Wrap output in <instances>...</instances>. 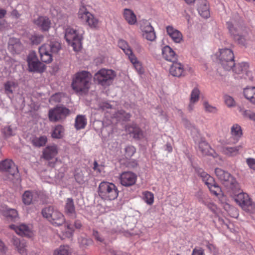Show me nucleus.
Wrapping results in <instances>:
<instances>
[{
    "label": "nucleus",
    "mask_w": 255,
    "mask_h": 255,
    "mask_svg": "<svg viewBox=\"0 0 255 255\" xmlns=\"http://www.w3.org/2000/svg\"><path fill=\"white\" fill-rule=\"evenodd\" d=\"M2 132L6 136H10L12 135V130L10 126L4 127L2 129Z\"/></svg>",
    "instance_id": "56"
},
{
    "label": "nucleus",
    "mask_w": 255,
    "mask_h": 255,
    "mask_svg": "<svg viewBox=\"0 0 255 255\" xmlns=\"http://www.w3.org/2000/svg\"><path fill=\"white\" fill-rule=\"evenodd\" d=\"M87 124V119L84 116L78 115L75 121V127L77 130L85 128Z\"/></svg>",
    "instance_id": "41"
},
{
    "label": "nucleus",
    "mask_w": 255,
    "mask_h": 255,
    "mask_svg": "<svg viewBox=\"0 0 255 255\" xmlns=\"http://www.w3.org/2000/svg\"><path fill=\"white\" fill-rule=\"evenodd\" d=\"M198 10L199 14L203 17L207 18L210 16L209 5L206 0H200Z\"/></svg>",
    "instance_id": "32"
},
{
    "label": "nucleus",
    "mask_w": 255,
    "mask_h": 255,
    "mask_svg": "<svg viewBox=\"0 0 255 255\" xmlns=\"http://www.w3.org/2000/svg\"><path fill=\"white\" fill-rule=\"evenodd\" d=\"M123 15L124 18L129 24L134 25L136 23V16L132 10L128 8L124 9Z\"/></svg>",
    "instance_id": "31"
},
{
    "label": "nucleus",
    "mask_w": 255,
    "mask_h": 255,
    "mask_svg": "<svg viewBox=\"0 0 255 255\" xmlns=\"http://www.w3.org/2000/svg\"><path fill=\"white\" fill-rule=\"evenodd\" d=\"M234 68H232L233 72L235 74V78H242L244 76V74L248 75L249 71L248 69L249 65L246 62H242L237 64H235Z\"/></svg>",
    "instance_id": "21"
},
{
    "label": "nucleus",
    "mask_w": 255,
    "mask_h": 255,
    "mask_svg": "<svg viewBox=\"0 0 255 255\" xmlns=\"http://www.w3.org/2000/svg\"><path fill=\"white\" fill-rule=\"evenodd\" d=\"M64 134V128L61 125L56 126L53 129L51 136L54 138H60Z\"/></svg>",
    "instance_id": "45"
},
{
    "label": "nucleus",
    "mask_w": 255,
    "mask_h": 255,
    "mask_svg": "<svg viewBox=\"0 0 255 255\" xmlns=\"http://www.w3.org/2000/svg\"><path fill=\"white\" fill-rule=\"evenodd\" d=\"M33 22L43 31H47L51 24L49 18L44 16H38L34 20Z\"/></svg>",
    "instance_id": "25"
},
{
    "label": "nucleus",
    "mask_w": 255,
    "mask_h": 255,
    "mask_svg": "<svg viewBox=\"0 0 255 255\" xmlns=\"http://www.w3.org/2000/svg\"><path fill=\"white\" fill-rule=\"evenodd\" d=\"M92 75L87 71H81L74 75L71 87L73 90L80 95L86 94L90 87Z\"/></svg>",
    "instance_id": "1"
},
{
    "label": "nucleus",
    "mask_w": 255,
    "mask_h": 255,
    "mask_svg": "<svg viewBox=\"0 0 255 255\" xmlns=\"http://www.w3.org/2000/svg\"><path fill=\"white\" fill-rule=\"evenodd\" d=\"M239 111L244 118H248V115H249L250 110H245L243 108H240Z\"/></svg>",
    "instance_id": "60"
},
{
    "label": "nucleus",
    "mask_w": 255,
    "mask_h": 255,
    "mask_svg": "<svg viewBox=\"0 0 255 255\" xmlns=\"http://www.w3.org/2000/svg\"><path fill=\"white\" fill-rule=\"evenodd\" d=\"M200 91L197 88H194L191 93L190 101L191 102H197L199 99Z\"/></svg>",
    "instance_id": "50"
},
{
    "label": "nucleus",
    "mask_w": 255,
    "mask_h": 255,
    "mask_svg": "<svg viewBox=\"0 0 255 255\" xmlns=\"http://www.w3.org/2000/svg\"><path fill=\"white\" fill-rule=\"evenodd\" d=\"M224 100L225 104L228 107L232 108L236 106V102L234 99L231 96L228 95H225L224 96Z\"/></svg>",
    "instance_id": "46"
},
{
    "label": "nucleus",
    "mask_w": 255,
    "mask_h": 255,
    "mask_svg": "<svg viewBox=\"0 0 255 255\" xmlns=\"http://www.w3.org/2000/svg\"><path fill=\"white\" fill-rule=\"evenodd\" d=\"M2 214L4 216L9 218L12 220L15 219L18 217L17 211L14 209L6 208L2 211Z\"/></svg>",
    "instance_id": "44"
},
{
    "label": "nucleus",
    "mask_w": 255,
    "mask_h": 255,
    "mask_svg": "<svg viewBox=\"0 0 255 255\" xmlns=\"http://www.w3.org/2000/svg\"><path fill=\"white\" fill-rule=\"evenodd\" d=\"M84 31L81 28L77 29L68 27L65 30V38L75 51H79L82 47V40Z\"/></svg>",
    "instance_id": "3"
},
{
    "label": "nucleus",
    "mask_w": 255,
    "mask_h": 255,
    "mask_svg": "<svg viewBox=\"0 0 255 255\" xmlns=\"http://www.w3.org/2000/svg\"><path fill=\"white\" fill-rule=\"evenodd\" d=\"M116 76V72L111 69H102L95 75V79L102 86H109L111 84Z\"/></svg>",
    "instance_id": "10"
},
{
    "label": "nucleus",
    "mask_w": 255,
    "mask_h": 255,
    "mask_svg": "<svg viewBox=\"0 0 255 255\" xmlns=\"http://www.w3.org/2000/svg\"><path fill=\"white\" fill-rule=\"evenodd\" d=\"M0 170L8 172L13 176L18 173L17 167L12 160L10 159H5L0 162Z\"/></svg>",
    "instance_id": "17"
},
{
    "label": "nucleus",
    "mask_w": 255,
    "mask_h": 255,
    "mask_svg": "<svg viewBox=\"0 0 255 255\" xmlns=\"http://www.w3.org/2000/svg\"><path fill=\"white\" fill-rule=\"evenodd\" d=\"M246 163L249 167L255 171V159L254 158H248L246 159Z\"/></svg>",
    "instance_id": "54"
},
{
    "label": "nucleus",
    "mask_w": 255,
    "mask_h": 255,
    "mask_svg": "<svg viewBox=\"0 0 255 255\" xmlns=\"http://www.w3.org/2000/svg\"><path fill=\"white\" fill-rule=\"evenodd\" d=\"M192 255H204V250L201 248L194 249L193 250Z\"/></svg>",
    "instance_id": "58"
},
{
    "label": "nucleus",
    "mask_w": 255,
    "mask_h": 255,
    "mask_svg": "<svg viewBox=\"0 0 255 255\" xmlns=\"http://www.w3.org/2000/svg\"><path fill=\"white\" fill-rule=\"evenodd\" d=\"M219 60L221 65L226 70H231L235 65L234 54L230 49H220Z\"/></svg>",
    "instance_id": "8"
},
{
    "label": "nucleus",
    "mask_w": 255,
    "mask_h": 255,
    "mask_svg": "<svg viewBox=\"0 0 255 255\" xmlns=\"http://www.w3.org/2000/svg\"><path fill=\"white\" fill-rule=\"evenodd\" d=\"M103 167L102 166L99 165L97 161H95L94 163V167L93 169L94 170L97 171L98 172L101 173L102 170L103 169Z\"/></svg>",
    "instance_id": "63"
},
{
    "label": "nucleus",
    "mask_w": 255,
    "mask_h": 255,
    "mask_svg": "<svg viewBox=\"0 0 255 255\" xmlns=\"http://www.w3.org/2000/svg\"><path fill=\"white\" fill-rule=\"evenodd\" d=\"M197 173L202 178L205 184L208 186L212 194L217 196L221 193V188L218 184L216 183L213 177H211L202 169H198L197 171Z\"/></svg>",
    "instance_id": "7"
},
{
    "label": "nucleus",
    "mask_w": 255,
    "mask_h": 255,
    "mask_svg": "<svg viewBox=\"0 0 255 255\" xmlns=\"http://www.w3.org/2000/svg\"><path fill=\"white\" fill-rule=\"evenodd\" d=\"M61 99V93H56L53 95L50 98L49 101L50 102H60Z\"/></svg>",
    "instance_id": "55"
},
{
    "label": "nucleus",
    "mask_w": 255,
    "mask_h": 255,
    "mask_svg": "<svg viewBox=\"0 0 255 255\" xmlns=\"http://www.w3.org/2000/svg\"><path fill=\"white\" fill-rule=\"evenodd\" d=\"M111 117L112 118H115L117 121H128L130 118V115L129 113H126L123 110H120L113 114Z\"/></svg>",
    "instance_id": "40"
},
{
    "label": "nucleus",
    "mask_w": 255,
    "mask_h": 255,
    "mask_svg": "<svg viewBox=\"0 0 255 255\" xmlns=\"http://www.w3.org/2000/svg\"><path fill=\"white\" fill-rule=\"evenodd\" d=\"M58 152V149L56 145H48L43 151V157L45 159L49 160L55 157Z\"/></svg>",
    "instance_id": "28"
},
{
    "label": "nucleus",
    "mask_w": 255,
    "mask_h": 255,
    "mask_svg": "<svg viewBox=\"0 0 255 255\" xmlns=\"http://www.w3.org/2000/svg\"><path fill=\"white\" fill-rule=\"evenodd\" d=\"M23 46L19 39L10 38L8 42V49L12 54L19 53L22 49Z\"/></svg>",
    "instance_id": "23"
},
{
    "label": "nucleus",
    "mask_w": 255,
    "mask_h": 255,
    "mask_svg": "<svg viewBox=\"0 0 255 255\" xmlns=\"http://www.w3.org/2000/svg\"><path fill=\"white\" fill-rule=\"evenodd\" d=\"M60 43L56 41L45 43L39 48V52L41 61L44 63H50L52 61L53 55L57 54L61 49Z\"/></svg>",
    "instance_id": "2"
},
{
    "label": "nucleus",
    "mask_w": 255,
    "mask_h": 255,
    "mask_svg": "<svg viewBox=\"0 0 255 255\" xmlns=\"http://www.w3.org/2000/svg\"><path fill=\"white\" fill-rule=\"evenodd\" d=\"M199 201L201 202L202 203L205 204L207 206V207L211 210L212 211L214 212L215 211V209L216 208V206L213 204V203H208L206 204L204 201L202 199H199Z\"/></svg>",
    "instance_id": "57"
},
{
    "label": "nucleus",
    "mask_w": 255,
    "mask_h": 255,
    "mask_svg": "<svg viewBox=\"0 0 255 255\" xmlns=\"http://www.w3.org/2000/svg\"><path fill=\"white\" fill-rule=\"evenodd\" d=\"M43 39V36L42 35L34 34L32 35L29 38L31 43L33 44H39Z\"/></svg>",
    "instance_id": "51"
},
{
    "label": "nucleus",
    "mask_w": 255,
    "mask_h": 255,
    "mask_svg": "<svg viewBox=\"0 0 255 255\" xmlns=\"http://www.w3.org/2000/svg\"><path fill=\"white\" fill-rule=\"evenodd\" d=\"M110 255H129L127 253H124L122 251H112L110 252Z\"/></svg>",
    "instance_id": "64"
},
{
    "label": "nucleus",
    "mask_w": 255,
    "mask_h": 255,
    "mask_svg": "<svg viewBox=\"0 0 255 255\" xmlns=\"http://www.w3.org/2000/svg\"><path fill=\"white\" fill-rule=\"evenodd\" d=\"M172 62V64L169 69L170 74L174 77L178 78L185 76L186 72L184 65L176 61Z\"/></svg>",
    "instance_id": "19"
},
{
    "label": "nucleus",
    "mask_w": 255,
    "mask_h": 255,
    "mask_svg": "<svg viewBox=\"0 0 255 255\" xmlns=\"http://www.w3.org/2000/svg\"><path fill=\"white\" fill-rule=\"evenodd\" d=\"M215 173L218 179L228 190L235 191L240 189L239 184L229 172L220 168H216Z\"/></svg>",
    "instance_id": "5"
},
{
    "label": "nucleus",
    "mask_w": 255,
    "mask_h": 255,
    "mask_svg": "<svg viewBox=\"0 0 255 255\" xmlns=\"http://www.w3.org/2000/svg\"><path fill=\"white\" fill-rule=\"evenodd\" d=\"M143 199L148 205H151L154 201L153 194L149 191H145L143 193Z\"/></svg>",
    "instance_id": "48"
},
{
    "label": "nucleus",
    "mask_w": 255,
    "mask_h": 255,
    "mask_svg": "<svg viewBox=\"0 0 255 255\" xmlns=\"http://www.w3.org/2000/svg\"><path fill=\"white\" fill-rule=\"evenodd\" d=\"M69 110L63 107H57L49 110L48 117L51 122H57L65 118L69 114Z\"/></svg>",
    "instance_id": "14"
},
{
    "label": "nucleus",
    "mask_w": 255,
    "mask_h": 255,
    "mask_svg": "<svg viewBox=\"0 0 255 255\" xmlns=\"http://www.w3.org/2000/svg\"><path fill=\"white\" fill-rule=\"evenodd\" d=\"M182 124L186 128H188L189 129L192 130L195 128L194 125L192 124L187 119H183L182 120Z\"/></svg>",
    "instance_id": "53"
},
{
    "label": "nucleus",
    "mask_w": 255,
    "mask_h": 255,
    "mask_svg": "<svg viewBox=\"0 0 255 255\" xmlns=\"http://www.w3.org/2000/svg\"><path fill=\"white\" fill-rule=\"evenodd\" d=\"M42 214L52 225L56 226L62 225L65 221L63 215L51 206L44 208L42 210Z\"/></svg>",
    "instance_id": "6"
},
{
    "label": "nucleus",
    "mask_w": 255,
    "mask_h": 255,
    "mask_svg": "<svg viewBox=\"0 0 255 255\" xmlns=\"http://www.w3.org/2000/svg\"><path fill=\"white\" fill-rule=\"evenodd\" d=\"M10 229L15 231V233L21 236L31 237L32 236L33 233L30 228L25 225L20 224L19 225H11L9 226Z\"/></svg>",
    "instance_id": "20"
},
{
    "label": "nucleus",
    "mask_w": 255,
    "mask_h": 255,
    "mask_svg": "<svg viewBox=\"0 0 255 255\" xmlns=\"http://www.w3.org/2000/svg\"><path fill=\"white\" fill-rule=\"evenodd\" d=\"M78 241L80 246L82 248H86L92 243V241L86 237H80Z\"/></svg>",
    "instance_id": "47"
},
{
    "label": "nucleus",
    "mask_w": 255,
    "mask_h": 255,
    "mask_svg": "<svg viewBox=\"0 0 255 255\" xmlns=\"http://www.w3.org/2000/svg\"><path fill=\"white\" fill-rule=\"evenodd\" d=\"M140 29L143 32V36L148 40L153 41L156 38L155 33L153 27L147 21L142 22Z\"/></svg>",
    "instance_id": "18"
},
{
    "label": "nucleus",
    "mask_w": 255,
    "mask_h": 255,
    "mask_svg": "<svg viewBox=\"0 0 255 255\" xmlns=\"http://www.w3.org/2000/svg\"><path fill=\"white\" fill-rule=\"evenodd\" d=\"M78 17L79 19L87 24L90 28L96 29L98 27V19L90 13L85 6H82L80 7L78 13Z\"/></svg>",
    "instance_id": "9"
},
{
    "label": "nucleus",
    "mask_w": 255,
    "mask_h": 255,
    "mask_svg": "<svg viewBox=\"0 0 255 255\" xmlns=\"http://www.w3.org/2000/svg\"><path fill=\"white\" fill-rule=\"evenodd\" d=\"M137 178L135 173L130 171H125L120 175V183L124 186L129 187L135 184Z\"/></svg>",
    "instance_id": "16"
},
{
    "label": "nucleus",
    "mask_w": 255,
    "mask_h": 255,
    "mask_svg": "<svg viewBox=\"0 0 255 255\" xmlns=\"http://www.w3.org/2000/svg\"><path fill=\"white\" fill-rule=\"evenodd\" d=\"M199 150L203 155L210 154V150L211 149L208 143L203 138H201L198 143Z\"/></svg>",
    "instance_id": "38"
},
{
    "label": "nucleus",
    "mask_w": 255,
    "mask_h": 255,
    "mask_svg": "<svg viewBox=\"0 0 255 255\" xmlns=\"http://www.w3.org/2000/svg\"><path fill=\"white\" fill-rule=\"evenodd\" d=\"M12 244L20 255H27V243L25 240H20L17 238L14 237L12 238Z\"/></svg>",
    "instance_id": "26"
},
{
    "label": "nucleus",
    "mask_w": 255,
    "mask_h": 255,
    "mask_svg": "<svg viewBox=\"0 0 255 255\" xmlns=\"http://www.w3.org/2000/svg\"><path fill=\"white\" fill-rule=\"evenodd\" d=\"M118 46L122 49L126 55L128 56V58L134 54L131 47L125 40L120 39L118 41Z\"/></svg>",
    "instance_id": "36"
},
{
    "label": "nucleus",
    "mask_w": 255,
    "mask_h": 255,
    "mask_svg": "<svg viewBox=\"0 0 255 255\" xmlns=\"http://www.w3.org/2000/svg\"><path fill=\"white\" fill-rule=\"evenodd\" d=\"M65 212L71 218L76 217L75 206L72 198H68L66 200L65 205Z\"/></svg>",
    "instance_id": "33"
},
{
    "label": "nucleus",
    "mask_w": 255,
    "mask_h": 255,
    "mask_svg": "<svg viewBox=\"0 0 255 255\" xmlns=\"http://www.w3.org/2000/svg\"><path fill=\"white\" fill-rule=\"evenodd\" d=\"M93 236L94 237V238H95V239L97 241L102 242L104 241L103 238L102 237H101L100 235L97 231H93Z\"/></svg>",
    "instance_id": "59"
},
{
    "label": "nucleus",
    "mask_w": 255,
    "mask_h": 255,
    "mask_svg": "<svg viewBox=\"0 0 255 255\" xmlns=\"http://www.w3.org/2000/svg\"><path fill=\"white\" fill-rule=\"evenodd\" d=\"M17 84L14 82L8 81L4 84V88L5 94L7 95L13 94V90L17 87Z\"/></svg>",
    "instance_id": "43"
},
{
    "label": "nucleus",
    "mask_w": 255,
    "mask_h": 255,
    "mask_svg": "<svg viewBox=\"0 0 255 255\" xmlns=\"http://www.w3.org/2000/svg\"><path fill=\"white\" fill-rule=\"evenodd\" d=\"M98 192L99 196L103 200L112 201L117 198L119 191L114 183L103 181L99 185Z\"/></svg>",
    "instance_id": "4"
},
{
    "label": "nucleus",
    "mask_w": 255,
    "mask_h": 255,
    "mask_svg": "<svg viewBox=\"0 0 255 255\" xmlns=\"http://www.w3.org/2000/svg\"><path fill=\"white\" fill-rule=\"evenodd\" d=\"M137 165V162L135 160H132L128 163V168H134L136 167Z\"/></svg>",
    "instance_id": "61"
},
{
    "label": "nucleus",
    "mask_w": 255,
    "mask_h": 255,
    "mask_svg": "<svg viewBox=\"0 0 255 255\" xmlns=\"http://www.w3.org/2000/svg\"><path fill=\"white\" fill-rule=\"evenodd\" d=\"M167 34L175 43H179L183 40L181 32L172 25L167 26L166 27Z\"/></svg>",
    "instance_id": "22"
},
{
    "label": "nucleus",
    "mask_w": 255,
    "mask_h": 255,
    "mask_svg": "<svg viewBox=\"0 0 255 255\" xmlns=\"http://www.w3.org/2000/svg\"><path fill=\"white\" fill-rule=\"evenodd\" d=\"M47 138L45 135L34 136L31 138V143L36 147H40L45 145Z\"/></svg>",
    "instance_id": "35"
},
{
    "label": "nucleus",
    "mask_w": 255,
    "mask_h": 255,
    "mask_svg": "<svg viewBox=\"0 0 255 255\" xmlns=\"http://www.w3.org/2000/svg\"><path fill=\"white\" fill-rule=\"evenodd\" d=\"M235 200L246 212L253 213L255 211V204L247 193L244 192L239 193L235 196Z\"/></svg>",
    "instance_id": "12"
},
{
    "label": "nucleus",
    "mask_w": 255,
    "mask_h": 255,
    "mask_svg": "<svg viewBox=\"0 0 255 255\" xmlns=\"http://www.w3.org/2000/svg\"><path fill=\"white\" fill-rule=\"evenodd\" d=\"M231 136L227 139L226 144H234L237 143L243 135L241 126L238 124H234L231 128Z\"/></svg>",
    "instance_id": "15"
},
{
    "label": "nucleus",
    "mask_w": 255,
    "mask_h": 255,
    "mask_svg": "<svg viewBox=\"0 0 255 255\" xmlns=\"http://www.w3.org/2000/svg\"><path fill=\"white\" fill-rule=\"evenodd\" d=\"M37 198V194L35 191H25L22 195V202L25 205H29Z\"/></svg>",
    "instance_id": "29"
},
{
    "label": "nucleus",
    "mask_w": 255,
    "mask_h": 255,
    "mask_svg": "<svg viewBox=\"0 0 255 255\" xmlns=\"http://www.w3.org/2000/svg\"><path fill=\"white\" fill-rule=\"evenodd\" d=\"M86 172L85 170H81L79 168H77L75 170L74 178L77 183L82 184L87 180L86 177L85 176Z\"/></svg>",
    "instance_id": "39"
},
{
    "label": "nucleus",
    "mask_w": 255,
    "mask_h": 255,
    "mask_svg": "<svg viewBox=\"0 0 255 255\" xmlns=\"http://www.w3.org/2000/svg\"><path fill=\"white\" fill-rule=\"evenodd\" d=\"M27 62L29 71L43 72L45 69V65L38 60L35 52L32 51L29 54Z\"/></svg>",
    "instance_id": "13"
},
{
    "label": "nucleus",
    "mask_w": 255,
    "mask_h": 255,
    "mask_svg": "<svg viewBox=\"0 0 255 255\" xmlns=\"http://www.w3.org/2000/svg\"><path fill=\"white\" fill-rule=\"evenodd\" d=\"M131 63L133 64L135 69L139 74H142L144 73V69L141 63L137 60V58L133 54L128 58Z\"/></svg>",
    "instance_id": "37"
},
{
    "label": "nucleus",
    "mask_w": 255,
    "mask_h": 255,
    "mask_svg": "<svg viewBox=\"0 0 255 255\" xmlns=\"http://www.w3.org/2000/svg\"><path fill=\"white\" fill-rule=\"evenodd\" d=\"M100 108L104 111L107 109H111V111L113 110L112 109L111 105L108 103H103L101 105Z\"/></svg>",
    "instance_id": "62"
},
{
    "label": "nucleus",
    "mask_w": 255,
    "mask_h": 255,
    "mask_svg": "<svg viewBox=\"0 0 255 255\" xmlns=\"http://www.w3.org/2000/svg\"><path fill=\"white\" fill-rule=\"evenodd\" d=\"M244 95L248 100L255 105V87H250L244 89Z\"/></svg>",
    "instance_id": "34"
},
{
    "label": "nucleus",
    "mask_w": 255,
    "mask_h": 255,
    "mask_svg": "<svg viewBox=\"0 0 255 255\" xmlns=\"http://www.w3.org/2000/svg\"><path fill=\"white\" fill-rule=\"evenodd\" d=\"M203 106L206 112L208 113H215L217 112V110L215 107L211 105L208 102H204Z\"/></svg>",
    "instance_id": "52"
},
{
    "label": "nucleus",
    "mask_w": 255,
    "mask_h": 255,
    "mask_svg": "<svg viewBox=\"0 0 255 255\" xmlns=\"http://www.w3.org/2000/svg\"><path fill=\"white\" fill-rule=\"evenodd\" d=\"M242 148V146L241 145L233 147L225 146L222 148V152L228 156L233 157L239 154V150Z\"/></svg>",
    "instance_id": "30"
},
{
    "label": "nucleus",
    "mask_w": 255,
    "mask_h": 255,
    "mask_svg": "<svg viewBox=\"0 0 255 255\" xmlns=\"http://www.w3.org/2000/svg\"><path fill=\"white\" fill-rule=\"evenodd\" d=\"M125 156L127 158H130L136 152V149L133 146L127 145L125 148Z\"/></svg>",
    "instance_id": "49"
},
{
    "label": "nucleus",
    "mask_w": 255,
    "mask_h": 255,
    "mask_svg": "<svg viewBox=\"0 0 255 255\" xmlns=\"http://www.w3.org/2000/svg\"><path fill=\"white\" fill-rule=\"evenodd\" d=\"M162 55L165 60L171 62H175L177 59V55L175 52L168 45L162 49Z\"/></svg>",
    "instance_id": "24"
},
{
    "label": "nucleus",
    "mask_w": 255,
    "mask_h": 255,
    "mask_svg": "<svg viewBox=\"0 0 255 255\" xmlns=\"http://www.w3.org/2000/svg\"><path fill=\"white\" fill-rule=\"evenodd\" d=\"M126 130L134 138L139 139L143 136L141 129L134 124L127 125L126 126Z\"/></svg>",
    "instance_id": "27"
},
{
    "label": "nucleus",
    "mask_w": 255,
    "mask_h": 255,
    "mask_svg": "<svg viewBox=\"0 0 255 255\" xmlns=\"http://www.w3.org/2000/svg\"><path fill=\"white\" fill-rule=\"evenodd\" d=\"M227 25L229 32L235 40L239 43L245 45L246 43V36L247 31L245 27L240 26H235L232 22H227Z\"/></svg>",
    "instance_id": "11"
},
{
    "label": "nucleus",
    "mask_w": 255,
    "mask_h": 255,
    "mask_svg": "<svg viewBox=\"0 0 255 255\" xmlns=\"http://www.w3.org/2000/svg\"><path fill=\"white\" fill-rule=\"evenodd\" d=\"M54 255H72V252L68 246H61L54 252Z\"/></svg>",
    "instance_id": "42"
}]
</instances>
